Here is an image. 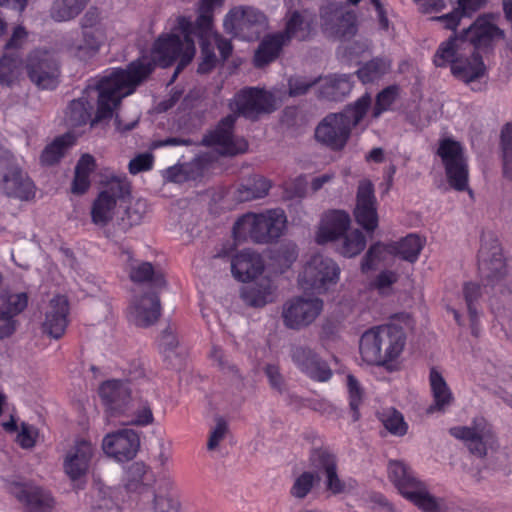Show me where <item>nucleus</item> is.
Masks as SVG:
<instances>
[{
    "label": "nucleus",
    "mask_w": 512,
    "mask_h": 512,
    "mask_svg": "<svg viewBox=\"0 0 512 512\" xmlns=\"http://www.w3.org/2000/svg\"><path fill=\"white\" fill-rule=\"evenodd\" d=\"M395 255L403 260L415 262L423 249L424 240L416 234H409L392 243Z\"/></svg>",
    "instance_id": "obj_41"
},
{
    "label": "nucleus",
    "mask_w": 512,
    "mask_h": 512,
    "mask_svg": "<svg viewBox=\"0 0 512 512\" xmlns=\"http://www.w3.org/2000/svg\"><path fill=\"white\" fill-rule=\"evenodd\" d=\"M310 468L324 475V483L327 491L333 495L345 493L346 483L340 479L337 473V461L335 455L326 449H315L309 457Z\"/></svg>",
    "instance_id": "obj_21"
},
{
    "label": "nucleus",
    "mask_w": 512,
    "mask_h": 512,
    "mask_svg": "<svg viewBox=\"0 0 512 512\" xmlns=\"http://www.w3.org/2000/svg\"><path fill=\"white\" fill-rule=\"evenodd\" d=\"M152 72L146 55L130 63L127 69H117L98 80H92L83 95L73 100L65 112V123L76 129L91 120V111L97 103L96 120L112 116L121 99L132 94L136 87Z\"/></svg>",
    "instance_id": "obj_1"
},
{
    "label": "nucleus",
    "mask_w": 512,
    "mask_h": 512,
    "mask_svg": "<svg viewBox=\"0 0 512 512\" xmlns=\"http://www.w3.org/2000/svg\"><path fill=\"white\" fill-rule=\"evenodd\" d=\"M95 452L96 448L90 441L77 440L67 451L63 461L66 475L71 480H77L86 475Z\"/></svg>",
    "instance_id": "obj_23"
},
{
    "label": "nucleus",
    "mask_w": 512,
    "mask_h": 512,
    "mask_svg": "<svg viewBox=\"0 0 512 512\" xmlns=\"http://www.w3.org/2000/svg\"><path fill=\"white\" fill-rule=\"evenodd\" d=\"M227 33L244 40L256 39L267 26L266 16L250 6H237L229 10L223 21Z\"/></svg>",
    "instance_id": "obj_12"
},
{
    "label": "nucleus",
    "mask_w": 512,
    "mask_h": 512,
    "mask_svg": "<svg viewBox=\"0 0 512 512\" xmlns=\"http://www.w3.org/2000/svg\"><path fill=\"white\" fill-rule=\"evenodd\" d=\"M132 314L139 320H157L161 317V307L157 296L142 297L132 307Z\"/></svg>",
    "instance_id": "obj_46"
},
{
    "label": "nucleus",
    "mask_w": 512,
    "mask_h": 512,
    "mask_svg": "<svg viewBox=\"0 0 512 512\" xmlns=\"http://www.w3.org/2000/svg\"><path fill=\"white\" fill-rule=\"evenodd\" d=\"M69 305L65 296H56L50 301L47 317L51 320H65L68 315Z\"/></svg>",
    "instance_id": "obj_61"
},
{
    "label": "nucleus",
    "mask_w": 512,
    "mask_h": 512,
    "mask_svg": "<svg viewBox=\"0 0 512 512\" xmlns=\"http://www.w3.org/2000/svg\"><path fill=\"white\" fill-rule=\"evenodd\" d=\"M11 493L23 504L25 512H52L55 506L50 492L38 486L16 483Z\"/></svg>",
    "instance_id": "obj_25"
},
{
    "label": "nucleus",
    "mask_w": 512,
    "mask_h": 512,
    "mask_svg": "<svg viewBox=\"0 0 512 512\" xmlns=\"http://www.w3.org/2000/svg\"><path fill=\"white\" fill-rule=\"evenodd\" d=\"M0 159L8 166V171L3 175L2 187L7 195L21 200H29L35 195L32 181L12 163L13 155L9 150L0 148Z\"/></svg>",
    "instance_id": "obj_20"
},
{
    "label": "nucleus",
    "mask_w": 512,
    "mask_h": 512,
    "mask_svg": "<svg viewBox=\"0 0 512 512\" xmlns=\"http://www.w3.org/2000/svg\"><path fill=\"white\" fill-rule=\"evenodd\" d=\"M320 479V475L312 468L296 474L289 490L290 496L296 500H304L319 485Z\"/></svg>",
    "instance_id": "obj_38"
},
{
    "label": "nucleus",
    "mask_w": 512,
    "mask_h": 512,
    "mask_svg": "<svg viewBox=\"0 0 512 512\" xmlns=\"http://www.w3.org/2000/svg\"><path fill=\"white\" fill-rule=\"evenodd\" d=\"M107 41V27L97 10H89L82 19V36L69 48L70 53L80 59L94 57Z\"/></svg>",
    "instance_id": "obj_11"
},
{
    "label": "nucleus",
    "mask_w": 512,
    "mask_h": 512,
    "mask_svg": "<svg viewBox=\"0 0 512 512\" xmlns=\"http://www.w3.org/2000/svg\"><path fill=\"white\" fill-rule=\"evenodd\" d=\"M286 45L285 39L281 33L266 36L260 43L254 57L257 67H262L275 60L282 47Z\"/></svg>",
    "instance_id": "obj_37"
},
{
    "label": "nucleus",
    "mask_w": 512,
    "mask_h": 512,
    "mask_svg": "<svg viewBox=\"0 0 512 512\" xmlns=\"http://www.w3.org/2000/svg\"><path fill=\"white\" fill-rule=\"evenodd\" d=\"M381 422L384 427L395 436H404L407 433L408 425L403 415L395 409H388L381 414Z\"/></svg>",
    "instance_id": "obj_51"
},
{
    "label": "nucleus",
    "mask_w": 512,
    "mask_h": 512,
    "mask_svg": "<svg viewBox=\"0 0 512 512\" xmlns=\"http://www.w3.org/2000/svg\"><path fill=\"white\" fill-rule=\"evenodd\" d=\"M129 194V185L124 177H113L106 183L91 208L92 222L97 226H106L118 214Z\"/></svg>",
    "instance_id": "obj_10"
},
{
    "label": "nucleus",
    "mask_w": 512,
    "mask_h": 512,
    "mask_svg": "<svg viewBox=\"0 0 512 512\" xmlns=\"http://www.w3.org/2000/svg\"><path fill=\"white\" fill-rule=\"evenodd\" d=\"M323 309L318 298L295 297L288 300L282 310L284 320H314Z\"/></svg>",
    "instance_id": "obj_32"
},
{
    "label": "nucleus",
    "mask_w": 512,
    "mask_h": 512,
    "mask_svg": "<svg viewBox=\"0 0 512 512\" xmlns=\"http://www.w3.org/2000/svg\"><path fill=\"white\" fill-rule=\"evenodd\" d=\"M264 271V262L261 256L251 250L237 253L231 260V272L240 282L256 279Z\"/></svg>",
    "instance_id": "obj_31"
},
{
    "label": "nucleus",
    "mask_w": 512,
    "mask_h": 512,
    "mask_svg": "<svg viewBox=\"0 0 512 512\" xmlns=\"http://www.w3.org/2000/svg\"><path fill=\"white\" fill-rule=\"evenodd\" d=\"M369 49V41L365 38H359L341 47V53L343 54V57L348 61L357 62L360 57L369 52Z\"/></svg>",
    "instance_id": "obj_58"
},
{
    "label": "nucleus",
    "mask_w": 512,
    "mask_h": 512,
    "mask_svg": "<svg viewBox=\"0 0 512 512\" xmlns=\"http://www.w3.org/2000/svg\"><path fill=\"white\" fill-rule=\"evenodd\" d=\"M340 277L337 263L320 253L311 255L299 271L297 282L302 290L326 292Z\"/></svg>",
    "instance_id": "obj_9"
},
{
    "label": "nucleus",
    "mask_w": 512,
    "mask_h": 512,
    "mask_svg": "<svg viewBox=\"0 0 512 512\" xmlns=\"http://www.w3.org/2000/svg\"><path fill=\"white\" fill-rule=\"evenodd\" d=\"M429 382L434 403L429 407L428 412L444 411L454 399L450 388L441 373L435 368L430 370Z\"/></svg>",
    "instance_id": "obj_33"
},
{
    "label": "nucleus",
    "mask_w": 512,
    "mask_h": 512,
    "mask_svg": "<svg viewBox=\"0 0 512 512\" xmlns=\"http://www.w3.org/2000/svg\"><path fill=\"white\" fill-rule=\"evenodd\" d=\"M388 476L399 493L422 512H448L443 498L434 496L426 484L419 480L411 468L401 461H390Z\"/></svg>",
    "instance_id": "obj_7"
},
{
    "label": "nucleus",
    "mask_w": 512,
    "mask_h": 512,
    "mask_svg": "<svg viewBox=\"0 0 512 512\" xmlns=\"http://www.w3.org/2000/svg\"><path fill=\"white\" fill-rule=\"evenodd\" d=\"M347 386L349 393V406L352 411L353 421L360 419L359 406L363 400V391L359 385V382L353 375L347 376Z\"/></svg>",
    "instance_id": "obj_55"
},
{
    "label": "nucleus",
    "mask_w": 512,
    "mask_h": 512,
    "mask_svg": "<svg viewBox=\"0 0 512 512\" xmlns=\"http://www.w3.org/2000/svg\"><path fill=\"white\" fill-rule=\"evenodd\" d=\"M287 218L282 209H269L261 213H247L233 226V236L237 241L252 238L257 242H267L280 237L286 228Z\"/></svg>",
    "instance_id": "obj_8"
},
{
    "label": "nucleus",
    "mask_w": 512,
    "mask_h": 512,
    "mask_svg": "<svg viewBox=\"0 0 512 512\" xmlns=\"http://www.w3.org/2000/svg\"><path fill=\"white\" fill-rule=\"evenodd\" d=\"M100 398L111 415L126 414L130 409L131 389L128 383L108 380L99 387Z\"/></svg>",
    "instance_id": "obj_24"
},
{
    "label": "nucleus",
    "mask_w": 512,
    "mask_h": 512,
    "mask_svg": "<svg viewBox=\"0 0 512 512\" xmlns=\"http://www.w3.org/2000/svg\"><path fill=\"white\" fill-rule=\"evenodd\" d=\"M276 97L268 91L247 88L237 93L230 102V109L234 113L246 118H257L262 113H270L276 109Z\"/></svg>",
    "instance_id": "obj_15"
},
{
    "label": "nucleus",
    "mask_w": 512,
    "mask_h": 512,
    "mask_svg": "<svg viewBox=\"0 0 512 512\" xmlns=\"http://www.w3.org/2000/svg\"><path fill=\"white\" fill-rule=\"evenodd\" d=\"M158 346L161 353L166 358H169L175 354V351L179 346V340L171 326H167L161 331V334L158 338Z\"/></svg>",
    "instance_id": "obj_57"
},
{
    "label": "nucleus",
    "mask_w": 512,
    "mask_h": 512,
    "mask_svg": "<svg viewBox=\"0 0 512 512\" xmlns=\"http://www.w3.org/2000/svg\"><path fill=\"white\" fill-rule=\"evenodd\" d=\"M95 168V160L89 155H83L75 168V177L72 183V192L74 194H83L90 187V173Z\"/></svg>",
    "instance_id": "obj_40"
},
{
    "label": "nucleus",
    "mask_w": 512,
    "mask_h": 512,
    "mask_svg": "<svg viewBox=\"0 0 512 512\" xmlns=\"http://www.w3.org/2000/svg\"><path fill=\"white\" fill-rule=\"evenodd\" d=\"M433 61L438 67L450 65L452 74L467 84L481 80L486 73L481 57L462 37H451L442 42Z\"/></svg>",
    "instance_id": "obj_5"
},
{
    "label": "nucleus",
    "mask_w": 512,
    "mask_h": 512,
    "mask_svg": "<svg viewBox=\"0 0 512 512\" xmlns=\"http://www.w3.org/2000/svg\"><path fill=\"white\" fill-rule=\"evenodd\" d=\"M223 3V0H200L195 23L185 16L178 17L171 33L161 35L155 41L150 55H146L152 64V69L156 65L170 66L178 60L175 77L195 55L196 49L192 35L197 31H202L203 35L211 32L213 13L216 9L221 8Z\"/></svg>",
    "instance_id": "obj_2"
},
{
    "label": "nucleus",
    "mask_w": 512,
    "mask_h": 512,
    "mask_svg": "<svg viewBox=\"0 0 512 512\" xmlns=\"http://www.w3.org/2000/svg\"><path fill=\"white\" fill-rule=\"evenodd\" d=\"M351 224L350 216L343 210L326 212L318 225L315 240L319 244L335 241L343 236Z\"/></svg>",
    "instance_id": "obj_26"
},
{
    "label": "nucleus",
    "mask_w": 512,
    "mask_h": 512,
    "mask_svg": "<svg viewBox=\"0 0 512 512\" xmlns=\"http://www.w3.org/2000/svg\"><path fill=\"white\" fill-rule=\"evenodd\" d=\"M202 31H197L192 35L198 37L201 43L202 60L198 67V72H209L216 63V56L214 54V47H217L223 59H226L232 50L231 43L228 40L222 39L211 27V32L203 35Z\"/></svg>",
    "instance_id": "obj_27"
},
{
    "label": "nucleus",
    "mask_w": 512,
    "mask_h": 512,
    "mask_svg": "<svg viewBox=\"0 0 512 512\" xmlns=\"http://www.w3.org/2000/svg\"><path fill=\"white\" fill-rule=\"evenodd\" d=\"M396 257L392 243L377 242L370 246L361 261V271L366 273L382 265H388Z\"/></svg>",
    "instance_id": "obj_35"
},
{
    "label": "nucleus",
    "mask_w": 512,
    "mask_h": 512,
    "mask_svg": "<svg viewBox=\"0 0 512 512\" xmlns=\"http://www.w3.org/2000/svg\"><path fill=\"white\" fill-rule=\"evenodd\" d=\"M398 95L397 88L392 86L380 92L376 99V104L373 110V116L379 117L381 113L387 111L394 103Z\"/></svg>",
    "instance_id": "obj_59"
},
{
    "label": "nucleus",
    "mask_w": 512,
    "mask_h": 512,
    "mask_svg": "<svg viewBox=\"0 0 512 512\" xmlns=\"http://www.w3.org/2000/svg\"><path fill=\"white\" fill-rule=\"evenodd\" d=\"M458 37L466 40L475 51L486 48L504 38V32L497 26L493 16H481Z\"/></svg>",
    "instance_id": "obj_22"
},
{
    "label": "nucleus",
    "mask_w": 512,
    "mask_h": 512,
    "mask_svg": "<svg viewBox=\"0 0 512 512\" xmlns=\"http://www.w3.org/2000/svg\"><path fill=\"white\" fill-rule=\"evenodd\" d=\"M235 119V115H228L224 118L217 128L203 139L204 144L220 155H235L245 152L247 142L243 138H235L232 135Z\"/></svg>",
    "instance_id": "obj_19"
},
{
    "label": "nucleus",
    "mask_w": 512,
    "mask_h": 512,
    "mask_svg": "<svg viewBox=\"0 0 512 512\" xmlns=\"http://www.w3.org/2000/svg\"><path fill=\"white\" fill-rule=\"evenodd\" d=\"M153 512H180V502L170 495H154Z\"/></svg>",
    "instance_id": "obj_60"
},
{
    "label": "nucleus",
    "mask_w": 512,
    "mask_h": 512,
    "mask_svg": "<svg viewBox=\"0 0 512 512\" xmlns=\"http://www.w3.org/2000/svg\"><path fill=\"white\" fill-rule=\"evenodd\" d=\"M123 206L125 210L119 218V225L123 229L140 224L147 213V202L143 199H130L128 202L125 200Z\"/></svg>",
    "instance_id": "obj_42"
},
{
    "label": "nucleus",
    "mask_w": 512,
    "mask_h": 512,
    "mask_svg": "<svg viewBox=\"0 0 512 512\" xmlns=\"http://www.w3.org/2000/svg\"><path fill=\"white\" fill-rule=\"evenodd\" d=\"M406 345V334L397 323L375 326L363 333L360 339L362 359L373 365H387L396 360Z\"/></svg>",
    "instance_id": "obj_4"
},
{
    "label": "nucleus",
    "mask_w": 512,
    "mask_h": 512,
    "mask_svg": "<svg viewBox=\"0 0 512 512\" xmlns=\"http://www.w3.org/2000/svg\"><path fill=\"white\" fill-rule=\"evenodd\" d=\"M149 468L142 462H135L127 471L126 487L130 491H138L142 488L144 482L147 480Z\"/></svg>",
    "instance_id": "obj_53"
},
{
    "label": "nucleus",
    "mask_w": 512,
    "mask_h": 512,
    "mask_svg": "<svg viewBox=\"0 0 512 512\" xmlns=\"http://www.w3.org/2000/svg\"><path fill=\"white\" fill-rule=\"evenodd\" d=\"M398 273L391 270L381 271L371 282V288L380 295L388 296L393 292V286L398 281Z\"/></svg>",
    "instance_id": "obj_54"
},
{
    "label": "nucleus",
    "mask_w": 512,
    "mask_h": 512,
    "mask_svg": "<svg viewBox=\"0 0 512 512\" xmlns=\"http://www.w3.org/2000/svg\"><path fill=\"white\" fill-rule=\"evenodd\" d=\"M66 327V322H38L35 329L50 339H59L64 335Z\"/></svg>",
    "instance_id": "obj_63"
},
{
    "label": "nucleus",
    "mask_w": 512,
    "mask_h": 512,
    "mask_svg": "<svg viewBox=\"0 0 512 512\" xmlns=\"http://www.w3.org/2000/svg\"><path fill=\"white\" fill-rule=\"evenodd\" d=\"M370 105L371 97L365 94L343 112L326 116L315 130L317 141L333 150L342 149L347 143L351 128L361 122Z\"/></svg>",
    "instance_id": "obj_6"
},
{
    "label": "nucleus",
    "mask_w": 512,
    "mask_h": 512,
    "mask_svg": "<svg viewBox=\"0 0 512 512\" xmlns=\"http://www.w3.org/2000/svg\"><path fill=\"white\" fill-rule=\"evenodd\" d=\"M244 302L253 307H264L278 297V285L270 276L254 279V282L242 290Z\"/></svg>",
    "instance_id": "obj_28"
},
{
    "label": "nucleus",
    "mask_w": 512,
    "mask_h": 512,
    "mask_svg": "<svg viewBox=\"0 0 512 512\" xmlns=\"http://www.w3.org/2000/svg\"><path fill=\"white\" fill-rule=\"evenodd\" d=\"M115 507V502L110 493L99 490L93 496L92 509L94 512H107Z\"/></svg>",
    "instance_id": "obj_64"
},
{
    "label": "nucleus",
    "mask_w": 512,
    "mask_h": 512,
    "mask_svg": "<svg viewBox=\"0 0 512 512\" xmlns=\"http://www.w3.org/2000/svg\"><path fill=\"white\" fill-rule=\"evenodd\" d=\"M323 9L322 18L324 20L325 30L341 38H349L356 33V15L351 11L344 12L336 4Z\"/></svg>",
    "instance_id": "obj_29"
},
{
    "label": "nucleus",
    "mask_w": 512,
    "mask_h": 512,
    "mask_svg": "<svg viewBox=\"0 0 512 512\" xmlns=\"http://www.w3.org/2000/svg\"><path fill=\"white\" fill-rule=\"evenodd\" d=\"M450 434L464 442L471 454L483 458L493 448L496 439L490 424L484 418H475L469 426H456Z\"/></svg>",
    "instance_id": "obj_14"
},
{
    "label": "nucleus",
    "mask_w": 512,
    "mask_h": 512,
    "mask_svg": "<svg viewBox=\"0 0 512 512\" xmlns=\"http://www.w3.org/2000/svg\"><path fill=\"white\" fill-rule=\"evenodd\" d=\"M311 32V17L306 11H293L287 15L283 35L286 44L293 39L305 40Z\"/></svg>",
    "instance_id": "obj_34"
},
{
    "label": "nucleus",
    "mask_w": 512,
    "mask_h": 512,
    "mask_svg": "<svg viewBox=\"0 0 512 512\" xmlns=\"http://www.w3.org/2000/svg\"><path fill=\"white\" fill-rule=\"evenodd\" d=\"M479 269L490 281H496V284L489 289L488 285L481 288L480 285L468 282L464 285L463 294L469 316L472 319L483 317V308L479 303L483 294L490 293V290L503 292V284L500 280L506 274L505 260L502 254V248L496 239H490L482 243L478 255Z\"/></svg>",
    "instance_id": "obj_3"
},
{
    "label": "nucleus",
    "mask_w": 512,
    "mask_h": 512,
    "mask_svg": "<svg viewBox=\"0 0 512 512\" xmlns=\"http://www.w3.org/2000/svg\"><path fill=\"white\" fill-rule=\"evenodd\" d=\"M74 140L75 136L72 133H67L55 139L42 152V163L46 165H52L59 161V159L65 154L67 149L74 143Z\"/></svg>",
    "instance_id": "obj_45"
},
{
    "label": "nucleus",
    "mask_w": 512,
    "mask_h": 512,
    "mask_svg": "<svg viewBox=\"0 0 512 512\" xmlns=\"http://www.w3.org/2000/svg\"><path fill=\"white\" fill-rule=\"evenodd\" d=\"M130 277L135 282L153 281L155 285L164 283L162 275L154 272L152 265L148 262H141L131 266Z\"/></svg>",
    "instance_id": "obj_52"
},
{
    "label": "nucleus",
    "mask_w": 512,
    "mask_h": 512,
    "mask_svg": "<svg viewBox=\"0 0 512 512\" xmlns=\"http://www.w3.org/2000/svg\"><path fill=\"white\" fill-rule=\"evenodd\" d=\"M356 222L367 232L372 233L378 227L377 200L374 186L368 179L359 182L354 209Z\"/></svg>",
    "instance_id": "obj_18"
},
{
    "label": "nucleus",
    "mask_w": 512,
    "mask_h": 512,
    "mask_svg": "<svg viewBox=\"0 0 512 512\" xmlns=\"http://www.w3.org/2000/svg\"><path fill=\"white\" fill-rule=\"evenodd\" d=\"M291 356L293 362L298 366V368L311 379L325 382L331 378V369L310 349L295 347L292 350Z\"/></svg>",
    "instance_id": "obj_30"
},
{
    "label": "nucleus",
    "mask_w": 512,
    "mask_h": 512,
    "mask_svg": "<svg viewBox=\"0 0 512 512\" xmlns=\"http://www.w3.org/2000/svg\"><path fill=\"white\" fill-rule=\"evenodd\" d=\"M28 303L27 295L21 293H8L0 296V319L12 318L23 311Z\"/></svg>",
    "instance_id": "obj_49"
},
{
    "label": "nucleus",
    "mask_w": 512,
    "mask_h": 512,
    "mask_svg": "<svg viewBox=\"0 0 512 512\" xmlns=\"http://www.w3.org/2000/svg\"><path fill=\"white\" fill-rule=\"evenodd\" d=\"M339 253L347 258L360 254L366 247V238L359 229L347 230L341 237Z\"/></svg>",
    "instance_id": "obj_44"
},
{
    "label": "nucleus",
    "mask_w": 512,
    "mask_h": 512,
    "mask_svg": "<svg viewBox=\"0 0 512 512\" xmlns=\"http://www.w3.org/2000/svg\"><path fill=\"white\" fill-rule=\"evenodd\" d=\"M503 169L507 177H512V124H507L501 133Z\"/></svg>",
    "instance_id": "obj_56"
},
{
    "label": "nucleus",
    "mask_w": 512,
    "mask_h": 512,
    "mask_svg": "<svg viewBox=\"0 0 512 512\" xmlns=\"http://www.w3.org/2000/svg\"><path fill=\"white\" fill-rule=\"evenodd\" d=\"M101 447L109 458L117 462H127L137 455L140 448V437L132 429H121L105 435Z\"/></svg>",
    "instance_id": "obj_17"
},
{
    "label": "nucleus",
    "mask_w": 512,
    "mask_h": 512,
    "mask_svg": "<svg viewBox=\"0 0 512 512\" xmlns=\"http://www.w3.org/2000/svg\"><path fill=\"white\" fill-rule=\"evenodd\" d=\"M27 71L31 81L41 89H53L58 83V61L50 51L32 52L28 58Z\"/></svg>",
    "instance_id": "obj_16"
},
{
    "label": "nucleus",
    "mask_w": 512,
    "mask_h": 512,
    "mask_svg": "<svg viewBox=\"0 0 512 512\" xmlns=\"http://www.w3.org/2000/svg\"><path fill=\"white\" fill-rule=\"evenodd\" d=\"M271 188L269 180L262 176H254L242 184L238 189V199L248 201L266 196Z\"/></svg>",
    "instance_id": "obj_43"
},
{
    "label": "nucleus",
    "mask_w": 512,
    "mask_h": 512,
    "mask_svg": "<svg viewBox=\"0 0 512 512\" xmlns=\"http://www.w3.org/2000/svg\"><path fill=\"white\" fill-rule=\"evenodd\" d=\"M438 156L444 165L446 176L451 187L458 191L468 187V165L462 145L450 138L440 141Z\"/></svg>",
    "instance_id": "obj_13"
},
{
    "label": "nucleus",
    "mask_w": 512,
    "mask_h": 512,
    "mask_svg": "<svg viewBox=\"0 0 512 512\" xmlns=\"http://www.w3.org/2000/svg\"><path fill=\"white\" fill-rule=\"evenodd\" d=\"M296 258L297 252L294 247H287L282 251H279L274 257L275 272L283 273L285 270L290 268Z\"/></svg>",
    "instance_id": "obj_62"
},
{
    "label": "nucleus",
    "mask_w": 512,
    "mask_h": 512,
    "mask_svg": "<svg viewBox=\"0 0 512 512\" xmlns=\"http://www.w3.org/2000/svg\"><path fill=\"white\" fill-rule=\"evenodd\" d=\"M88 0H54L50 16L57 22L74 19L85 8Z\"/></svg>",
    "instance_id": "obj_39"
},
{
    "label": "nucleus",
    "mask_w": 512,
    "mask_h": 512,
    "mask_svg": "<svg viewBox=\"0 0 512 512\" xmlns=\"http://www.w3.org/2000/svg\"><path fill=\"white\" fill-rule=\"evenodd\" d=\"M22 74V62L16 54H6L0 59V83L11 85Z\"/></svg>",
    "instance_id": "obj_47"
},
{
    "label": "nucleus",
    "mask_w": 512,
    "mask_h": 512,
    "mask_svg": "<svg viewBox=\"0 0 512 512\" xmlns=\"http://www.w3.org/2000/svg\"><path fill=\"white\" fill-rule=\"evenodd\" d=\"M390 68L391 63L388 59L376 58L361 67L357 74L363 83H371L388 73Z\"/></svg>",
    "instance_id": "obj_50"
},
{
    "label": "nucleus",
    "mask_w": 512,
    "mask_h": 512,
    "mask_svg": "<svg viewBox=\"0 0 512 512\" xmlns=\"http://www.w3.org/2000/svg\"><path fill=\"white\" fill-rule=\"evenodd\" d=\"M321 96L338 100L352 90L351 77L347 75H334L317 79Z\"/></svg>",
    "instance_id": "obj_36"
},
{
    "label": "nucleus",
    "mask_w": 512,
    "mask_h": 512,
    "mask_svg": "<svg viewBox=\"0 0 512 512\" xmlns=\"http://www.w3.org/2000/svg\"><path fill=\"white\" fill-rule=\"evenodd\" d=\"M484 1L485 0H459V6L462 10L461 12L459 10H455L452 13L433 19L442 22L445 28L453 30L458 26L462 15H469L473 13L484 4Z\"/></svg>",
    "instance_id": "obj_48"
}]
</instances>
